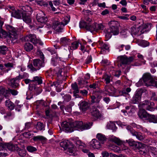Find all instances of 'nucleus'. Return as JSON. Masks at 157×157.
<instances>
[{
  "mask_svg": "<svg viewBox=\"0 0 157 157\" xmlns=\"http://www.w3.org/2000/svg\"><path fill=\"white\" fill-rule=\"evenodd\" d=\"M79 43L77 41H75L72 43L70 46V49L71 50L76 49L78 46Z\"/></svg>",
  "mask_w": 157,
  "mask_h": 157,
  "instance_id": "obj_41",
  "label": "nucleus"
},
{
  "mask_svg": "<svg viewBox=\"0 0 157 157\" xmlns=\"http://www.w3.org/2000/svg\"><path fill=\"white\" fill-rule=\"evenodd\" d=\"M35 2H36L38 5L40 6L48 5V4H46V3L42 0H35Z\"/></svg>",
  "mask_w": 157,
  "mask_h": 157,
  "instance_id": "obj_53",
  "label": "nucleus"
},
{
  "mask_svg": "<svg viewBox=\"0 0 157 157\" xmlns=\"http://www.w3.org/2000/svg\"><path fill=\"white\" fill-rule=\"evenodd\" d=\"M24 13L19 10H13L11 13L12 16L18 19L21 18Z\"/></svg>",
  "mask_w": 157,
  "mask_h": 157,
  "instance_id": "obj_24",
  "label": "nucleus"
},
{
  "mask_svg": "<svg viewBox=\"0 0 157 157\" xmlns=\"http://www.w3.org/2000/svg\"><path fill=\"white\" fill-rule=\"evenodd\" d=\"M55 71L56 74L58 81H59V82H52L50 84L51 86H54L56 88V90L57 92H60L61 91L62 86L60 85V83H61L62 80H65L66 78L67 72L63 71V69L59 67H56L55 69Z\"/></svg>",
  "mask_w": 157,
  "mask_h": 157,
  "instance_id": "obj_1",
  "label": "nucleus"
},
{
  "mask_svg": "<svg viewBox=\"0 0 157 157\" xmlns=\"http://www.w3.org/2000/svg\"><path fill=\"white\" fill-rule=\"evenodd\" d=\"M36 19L38 22H40L42 24L39 26V28H42L44 26V25L45 24L47 21L48 19L44 13L42 11L37 14L36 15Z\"/></svg>",
  "mask_w": 157,
  "mask_h": 157,
  "instance_id": "obj_8",
  "label": "nucleus"
},
{
  "mask_svg": "<svg viewBox=\"0 0 157 157\" xmlns=\"http://www.w3.org/2000/svg\"><path fill=\"white\" fill-rule=\"evenodd\" d=\"M70 40L67 37L61 38L60 39V43L63 45H65L70 42Z\"/></svg>",
  "mask_w": 157,
  "mask_h": 157,
  "instance_id": "obj_38",
  "label": "nucleus"
},
{
  "mask_svg": "<svg viewBox=\"0 0 157 157\" xmlns=\"http://www.w3.org/2000/svg\"><path fill=\"white\" fill-rule=\"evenodd\" d=\"M141 108H144L145 109H147V101L145 100L142 102H141L139 104Z\"/></svg>",
  "mask_w": 157,
  "mask_h": 157,
  "instance_id": "obj_52",
  "label": "nucleus"
},
{
  "mask_svg": "<svg viewBox=\"0 0 157 157\" xmlns=\"http://www.w3.org/2000/svg\"><path fill=\"white\" fill-rule=\"evenodd\" d=\"M33 140L35 141H44L45 140L46 138L42 136H34L33 138Z\"/></svg>",
  "mask_w": 157,
  "mask_h": 157,
  "instance_id": "obj_40",
  "label": "nucleus"
},
{
  "mask_svg": "<svg viewBox=\"0 0 157 157\" xmlns=\"http://www.w3.org/2000/svg\"><path fill=\"white\" fill-rule=\"evenodd\" d=\"M82 21H84L85 22V23H86V25L88 26H90V25H92L93 23V21H92V19L90 17L88 16H86L85 17L84 19L82 20L79 22V27L80 28H84L86 29V27H82L81 26V23Z\"/></svg>",
  "mask_w": 157,
  "mask_h": 157,
  "instance_id": "obj_17",
  "label": "nucleus"
},
{
  "mask_svg": "<svg viewBox=\"0 0 157 157\" xmlns=\"http://www.w3.org/2000/svg\"><path fill=\"white\" fill-rule=\"evenodd\" d=\"M17 151L18 155L24 157L26 155V151L23 150H18Z\"/></svg>",
  "mask_w": 157,
  "mask_h": 157,
  "instance_id": "obj_51",
  "label": "nucleus"
},
{
  "mask_svg": "<svg viewBox=\"0 0 157 157\" xmlns=\"http://www.w3.org/2000/svg\"><path fill=\"white\" fill-rule=\"evenodd\" d=\"M107 127L108 128L112 129L113 131H115L117 129V127L116 126L115 123L111 121H110L107 123Z\"/></svg>",
  "mask_w": 157,
  "mask_h": 157,
  "instance_id": "obj_34",
  "label": "nucleus"
},
{
  "mask_svg": "<svg viewBox=\"0 0 157 157\" xmlns=\"http://www.w3.org/2000/svg\"><path fill=\"white\" fill-rule=\"evenodd\" d=\"M78 84L79 88H82L84 86V85L88 83V81L83 78H79L78 79Z\"/></svg>",
  "mask_w": 157,
  "mask_h": 157,
  "instance_id": "obj_36",
  "label": "nucleus"
},
{
  "mask_svg": "<svg viewBox=\"0 0 157 157\" xmlns=\"http://www.w3.org/2000/svg\"><path fill=\"white\" fill-rule=\"evenodd\" d=\"M32 82L36 81L37 82L38 84H41L42 82V80L41 77L39 76H36L33 78V79L32 80Z\"/></svg>",
  "mask_w": 157,
  "mask_h": 157,
  "instance_id": "obj_49",
  "label": "nucleus"
},
{
  "mask_svg": "<svg viewBox=\"0 0 157 157\" xmlns=\"http://www.w3.org/2000/svg\"><path fill=\"white\" fill-rule=\"evenodd\" d=\"M148 121L150 122L157 123V117L154 115H151L148 113Z\"/></svg>",
  "mask_w": 157,
  "mask_h": 157,
  "instance_id": "obj_30",
  "label": "nucleus"
},
{
  "mask_svg": "<svg viewBox=\"0 0 157 157\" xmlns=\"http://www.w3.org/2000/svg\"><path fill=\"white\" fill-rule=\"evenodd\" d=\"M134 58L132 56L128 57L126 56H120L117 58V62L120 64V66L123 65L129 64L133 60Z\"/></svg>",
  "mask_w": 157,
  "mask_h": 157,
  "instance_id": "obj_7",
  "label": "nucleus"
},
{
  "mask_svg": "<svg viewBox=\"0 0 157 157\" xmlns=\"http://www.w3.org/2000/svg\"><path fill=\"white\" fill-rule=\"evenodd\" d=\"M130 31L132 34H136L137 33V30L136 29V28L134 26L132 27L130 29Z\"/></svg>",
  "mask_w": 157,
  "mask_h": 157,
  "instance_id": "obj_56",
  "label": "nucleus"
},
{
  "mask_svg": "<svg viewBox=\"0 0 157 157\" xmlns=\"http://www.w3.org/2000/svg\"><path fill=\"white\" fill-rule=\"evenodd\" d=\"M71 87L73 90H74V94H77L79 93V91L78 89V88L76 82H75L74 83L72 84H71Z\"/></svg>",
  "mask_w": 157,
  "mask_h": 157,
  "instance_id": "obj_47",
  "label": "nucleus"
},
{
  "mask_svg": "<svg viewBox=\"0 0 157 157\" xmlns=\"http://www.w3.org/2000/svg\"><path fill=\"white\" fill-rule=\"evenodd\" d=\"M128 15L127 14L124 16H120L119 17V18L121 19L128 20Z\"/></svg>",
  "mask_w": 157,
  "mask_h": 157,
  "instance_id": "obj_61",
  "label": "nucleus"
},
{
  "mask_svg": "<svg viewBox=\"0 0 157 157\" xmlns=\"http://www.w3.org/2000/svg\"><path fill=\"white\" fill-rule=\"evenodd\" d=\"M110 140L116 143L118 145H121L122 144V141L119 139L115 136H112L110 138Z\"/></svg>",
  "mask_w": 157,
  "mask_h": 157,
  "instance_id": "obj_35",
  "label": "nucleus"
},
{
  "mask_svg": "<svg viewBox=\"0 0 157 157\" xmlns=\"http://www.w3.org/2000/svg\"><path fill=\"white\" fill-rule=\"evenodd\" d=\"M90 146L94 149L100 148L101 145L100 142L95 139H93L90 143Z\"/></svg>",
  "mask_w": 157,
  "mask_h": 157,
  "instance_id": "obj_21",
  "label": "nucleus"
},
{
  "mask_svg": "<svg viewBox=\"0 0 157 157\" xmlns=\"http://www.w3.org/2000/svg\"><path fill=\"white\" fill-rule=\"evenodd\" d=\"M71 123L64 121L61 124V126L65 130L68 132H71L73 131V128L72 127H71Z\"/></svg>",
  "mask_w": 157,
  "mask_h": 157,
  "instance_id": "obj_19",
  "label": "nucleus"
},
{
  "mask_svg": "<svg viewBox=\"0 0 157 157\" xmlns=\"http://www.w3.org/2000/svg\"><path fill=\"white\" fill-rule=\"evenodd\" d=\"M141 93L140 91H136L132 99V101L133 104H137L140 100Z\"/></svg>",
  "mask_w": 157,
  "mask_h": 157,
  "instance_id": "obj_16",
  "label": "nucleus"
},
{
  "mask_svg": "<svg viewBox=\"0 0 157 157\" xmlns=\"http://www.w3.org/2000/svg\"><path fill=\"white\" fill-rule=\"evenodd\" d=\"M75 143L77 147H86V145L80 140H77L75 141Z\"/></svg>",
  "mask_w": 157,
  "mask_h": 157,
  "instance_id": "obj_39",
  "label": "nucleus"
},
{
  "mask_svg": "<svg viewBox=\"0 0 157 157\" xmlns=\"http://www.w3.org/2000/svg\"><path fill=\"white\" fill-rule=\"evenodd\" d=\"M36 129L39 130H41L44 128V126L43 124L40 122H38L36 126Z\"/></svg>",
  "mask_w": 157,
  "mask_h": 157,
  "instance_id": "obj_50",
  "label": "nucleus"
},
{
  "mask_svg": "<svg viewBox=\"0 0 157 157\" xmlns=\"http://www.w3.org/2000/svg\"><path fill=\"white\" fill-rule=\"evenodd\" d=\"M132 134L133 136H136V138L140 140H142L144 138V137L140 132L135 131L134 132H132Z\"/></svg>",
  "mask_w": 157,
  "mask_h": 157,
  "instance_id": "obj_31",
  "label": "nucleus"
},
{
  "mask_svg": "<svg viewBox=\"0 0 157 157\" xmlns=\"http://www.w3.org/2000/svg\"><path fill=\"white\" fill-rule=\"evenodd\" d=\"M17 80L15 78H13L12 79L10 80V82L8 84L12 87L16 88L19 85L18 83L16 82Z\"/></svg>",
  "mask_w": 157,
  "mask_h": 157,
  "instance_id": "obj_32",
  "label": "nucleus"
},
{
  "mask_svg": "<svg viewBox=\"0 0 157 157\" xmlns=\"http://www.w3.org/2000/svg\"><path fill=\"white\" fill-rule=\"evenodd\" d=\"M6 28L10 32L9 37L10 40L13 41L18 38V34L15 28L10 25L7 26Z\"/></svg>",
  "mask_w": 157,
  "mask_h": 157,
  "instance_id": "obj_9",
  "label": "nucleus"
},
{
  "mask_svg": "<svg viewBox=\"0 0 157 157\" xmlns=\"http://www.w3.org/2000/svg\"><path fill=\"white\" fill-rule=\"evenodd\" d=\"M70 17L67 16L63 20V21L64 23V26L66 25L70 21Z\"/></svg>",
  "mask_w": 157,
  "mask_h": 157,
  "instance_id": "obj_57",
  "label": "nucleus"
},
{
  "mask_svg": "<svg viewBox=\"0 0 157 157\" xmlns=\"http://www.w3.org/2000/svg\"><path fill=\"white\" fill-rule=\"evenodd\" d=\"M85 22L82 21L81 23V26L86 27V29L90 31H97L99 30H103V26L101 24H98L94 22L90 26L86 25Z\"/></svg>",
  "mask_w": 157,
  "mask_h": 157,
  "instance_id": "obj_6",
  "label": "nucleus"
},
{
  "mask_svg": "<svg viewBox=\"0 0 157 157\" xmlns=\"http://www.w3.org/2000/svg\"><path fill=\"white\" fill-rule=\"evenodd\" d=\"M27 150L29 152H33L37 150L36 148L33 146H29L27 147Z\"/></svg>",
  "mask_w": 157,
  "mask_h": 157,
  "instance_id": "obj_55",
  "label": "nucleus"
},
{
  "mask_svg": "<svg viewBox=\"0 0 157 157\" xmlns=\"http://www.w3.org/2000/svg\"><path fill=\"white\" fill-rule=\"evenodd\" d=\"M24 40L25 41H29L35 44L37 43V39L35 35L34 34H30L25 36Z\"/></svg>",
  "mask_w": 157,
  "mask_h": 157,
  "instance_id": "obj_20",
  "label": "nucleus"
},
{
  "mask_svg": "<svg viewBox=\"0 0 157 157\" xmlns=\"http://www.w3.org/2000/svg\"><path fill=\"white\" fill-rule=\"evenodd\" d=\"M110 28L118 27L119 24L117 21H112L109 23Z\"/></svg>",
  "mask_w": 157,
  "mask_h": 157,
  "instance_id": "obj_42",
  "label": "nucleus"
},
{
  "mask_svg": "<svg viewBox=\"0 0 157 157\" xmlns=\"http://www.w3.org/2000/svg\"><path fill=\"white\" fill-rule=\"evenodd\" d=\"M101 154L103 157H108L109 156V153L106 151H103Z\"/></svg>",
  "mask_w": 157,
  "mask_h": 157,
  "instance_id": "obj_64",
  "label": "nucleus"
},
{
  "mask_svg": "<svg viewBox=\"0 0 157 157\" xmlns=\"http://www.w3.org/2000/svg\"><path fill=\"white\" fill-rule=\"evenodd\" d=\"M131 89L129 87L127 88L126 90H122V93L123 94H127L128 93L130 92L131 91Z\"/></svg>",
  "mask_w": 157,
  "mask_h": 157,
  "instance_id": "obj_63",
  "label": "nucleus"
},
{
  "mask_svg": "<svg viewBox=\"0 0 157 157\" xmlns=\"http://www.w3.org/2000/svg\"><path fill=\"white\" fill-rule=\"evenodd\" d=\"M97 138L101 142V144H103L106 140L105 136L101 133H98L96 136Z\"/></svg>",
  "mask_w": 157,
  "mask_h": 157,
  "instance_id": "obj_33",
  "label": "nucleus"
},
{
  "mask_svg": "<svg viewBox=\"0 0 157 157\" xmlns=\"http://www.w3.org/2000/svg\"><path fill=\"white\" fill-rule=\"evenodd\" d=\"M141 85L147 86V74H144L142 77L136 83L137 86H140Z\"/></svg>",
  "mask_w": 157,
  "mask_h": 157,
  "instance_id": "obj_18",
  "label": "nucleus"
},
{
  "mask_svg": "<svg viewBox=\"0 0 157 157\" xmlns=\"http://www.w3.org/2000/svg\"><path fill=\"white\" fill-rule=\"evenodd\" d=\"M101 48L102 49H105L106 50H108L109 49V45L106 44V43H105L101 47Z\"/></svg>",
  "mask_w": 157,
  "mask_h": 157,
  "instance_id": "obj_62",
  "label": "nucleus"
},
{
  "mask_svg": "<svg viewBox=\"0 0 157 157\" xmlns=\"http://www.w3.org/2000/svg\"><path fill=\"white\" fill-rule=\"evenodd\" d=\"M60 146L64 149L65 152L69 155H74L73 145L69 140H64L60 143Z\"/></svg>",
  "mask_w": 157,
  "mask_h": 157,
  "instance_id": "obj_3",
  "label": "nucleus"
},
{
  "mask_svg": "<svg viewBox=\"0 0 157 157\" xmlns=\"http://www.w3.org/2000/svg\"><path fill=\"white\" fill-rule=\"evenodd\" d=\"M114 91L115 89L111 85H106L105 86L102 93L106 95L111 96L113 95Z\"/></svg>",
  "mask_w": 157,
  "mask_h": 157,
  "instance_id": "obj_12",
  "label": "nucleus"
},
{
  "mask_svg": "<svg viewBox=\"0 0 157 157\" xmlns=\"http://www.w3.org/2000/svg\"><path fill=\"white\" fill-rule=\"evenodd\" d=\"M79 108L81 111L85 113L86 110L90 108V105L89 102L85 101H80L78 104Z\"/></svg>",
  "mask_w": 157,
  "mask_h": 157,
  "instance_id": "obj_11",
  "label": "nucleus"
},
{
  "mask_svg": "<svg viewBox=\"0 0 157 157\" xmlns=\"http://www.w3.org/2000/svg\"><path fill=\"white\" fill-rule=\"evenodd\" d=\"M8 99V100L5 101V105L10 109L12 110L14 109L15 105L14 103L10 100L9 98Z\"/></svg>",
  "mask_w": 157,
  "mask_h": 157,
  "instance_id": "obj_28",
  "label": "nucleus"
},
{
  "mask_svg": "<svg viewBox=\"0 0 157 157\" xmlns=\"http://www.w3.org/2000/svg\"><path fill=\"white\" fill-rule=\"evenodd\" d=\"M44 66L43 62L39 59L33 60V64L30 63L28 65V67L32 72L36 71Z\"/></svg>",
  "mask_w": 157,
  "mask_h": 157,
  "instance_id": "obj_5",
  "label": "nucleus"
},
{
  "mask_svg": "<svg viewBox=\"0 0 157 157\" xmlns=\"http://www.w3.org/2000/svg\"><path fill=\"white\" fill-rule=\"evenodd\" d=\"M7 50L8 48L6 46H0V54L5 55Z\"/></svg>",
  "mask_w": 157,
  "mask_h": 157,
  "instance_id": "obj_45",
  "label": "nucleus"
},
{
  "mask_svg": "<svg viewBox=\"0 0 157 157\" xmlns=\"http://www.w3.org/2000/svg\"><path fill=\"white\" fill-rule=\"evenodd\" d=\"M102 98L101 95H98L95 97L94 95L91 96V102L92 103H98Z\"/></svg>",
  "mask_w": 157,
  "mask_h": 157,
  "instance_id": "obj_26",
  "label": "nucleus"
},
{
  "mask_svg": "<svg viewBox=\"0 0 157 157\" xmlns=\"http://www.w3.org/2000/svg\"><path fill=\"white\" fill-rule=\"evenodd\" d=\"M6 148L11 151H18L19 149L18 146L17 144L14 145L11 143H5Z\"/></svg>",
  "mask_w": 157,
  "mask_h": 157,
  "instance_id": "obj_23",
  "label": "nucleus"
},
{
  "mask_svg": "<svg viewBox=\"0 0 157 157\" xmlns=\"http://www.w3.org/2000/svg\"><path fill=\"white\" fill-rule=\"evenodd\" d=\"M92 125V122L83 124L82 121H77L71 123V127H72L74 130L82 131L90 129Z\"/></svg>",
  "mask_w": 157,
  "mask_h": 157,
  "instance_id": "obj_2",
  "label": "nucleus"
},
{
  "mask_svg": "<svg viewBox=\"0 0 157 157\" xmlns=\"http://www.w3.org/2000/svg\"><path fill=\"white\" fill-rule=\"evenodd\" d=\"M92 58L91 56H88L86 60V63L89 64L92 62Z\"/></svg>",
  "mask_w": 157,
  "mask_h": 157,
  "instance_id": "obj_59",
  "label": "nucleus"
},
{
  "mask_svg": "<svg viewBox=\"0 0 157 157\" xmlns=\"http://www.w3.org/2000/svg\"><path fill=\"white\" fill-rule=\"evenodd\" d=\"M91 115L96 119H101L103 118V115L100 113L99 110L94 107H92L90 112Z\"/></svg>",
  "mask_w": 157,
  "mask_h": 157,
  "instance_id": "obj_13",
  "label": "nucleus"
},
{
  "mask_svg": "<svg viewBox=\"0 0 157 157\" xmlns=\"http://www.w3.org/2000/svg\"><path fill=\"white\" fill-rule=\"evenodd\" d=\"M148 154L150 156L151 155L154 157H157V149L153 147L148 146Z\"/></svg>",
  "mask_w": 157,
  "mask_h": 157,
  "instance_id": "obj_22",
  "label": "nucleus"
},
{
  "mask_svg": "<svg viewBox=\"0 0 157 157\" xmlns=\"http://www.w3.org/2000/svg\"><path fill=\"white\" fill-rule=\"evenodd\" d=\"M112 33L110 31L109 29H108L105 32V36L106 38H107L108 39H110L111 38L112 34Z\"/></svg>",
  "mask_w": 157,
  "mask_h": 157,
  "instance_id": "obj_54",
  "label": "nucleus"
},
{
  "mask_svg": "<svg viewBox=\"0 0 157 157\" xmlns=\"http://www.w3.org/2000/svg\"><path fill=\"white\" fill-rule=\"evenodd\" d=\"M63 98L64 99L63 102H68L71 99V96L69 94H66L64 95V94H61Z\"/></svg>",
  "mask_w": 157,
  "mask_h": 157,
  "instance_id": "obj_43",
  "label": "nucleus"
},
{
  "mask_svg": "<svg viewBox=\"0 0 157 157\" xmlns=\"http://www.w3.org/2000/svg\"><path fill=\"white\" fill-rule=\"evenodd\" d=\"M139 117L143 120L147 119V113L144 109H140L138 113Z\"/></svg>",
  "mask_w": 157,
  "mask_h": 157,
  "instance_id": "obj_25",
  "label": "nucleus"
},
{
  "mask_svg": "<svg viewBox=\"0 0 157 157\" xmlns=\"http://www.w3.org/2000/svg\"><path fill=\"white\" fill-rule=\"evenodd\" d=\"M110 31L114 35H118L119 33V29L118 27L110 28Z\"/></svg>",
  "mask_w": 157,
  "mask_h": 157,
  "instance_id": "obj_44",
  "label": "nucleus"
},
{
  "mask_svg": "<svg viewBox=\"0 0 157 157\" xmlns=\"http://www.w3.org/2000/svg\"><path fill=\"white\" fill-rule=\"evenodd\" d=\"M25 49L27 52H30L33 49V45L30 43H25L24 46Z\"/></svg>",
  "mask_w": 157,
  "mask_h": 157,
  "instance_id": "obj_37",
  "label": "nucleus"
},
{
  "mask_svg": "<svg viewBox=\"0 0 157 157\" xmlns=\"http://www.w3.org/2000/svg\"><path fill=\"white\" fill-rule=\"evenodd\" d=\"M64 26L63 23L56 21L55 23L54 27L57 31L60 32L61 31Z\"/></svg>",
  "mask_w": 157,
  "mask_h": 157,
  "instance_id": "obj_27",
  "label": "nucleus"
},
{
  "mask_svg": "<svg viewBox=\"0 0 157 157\" xmlns=\"http://www.w3.org/2000/svg\"><path fill=\"white\" fill-rule=\"evenodd\" d=\"M153 86L157 88V79L153 77L148 73V87Z\"/></svg>",
  "mask_w": 157,
  "mask_h": 157,
  "instance_id": "obj_14",
  "label": "nucleus"
},
{
  "mask_svg": "<svg viewBox=\"0 0 157 157\" xmlns=\"http://www.w3.org/2000/svg\"><path fill=\"white\" fill-rule=\"evenodd\" d=\"M103 78L104 79V81L107 84L110 82L111 77L110 76L108 75H106L103 76Z\"/></svg>",
  "mask_w": 157,
  "mask_h": 157,
  "instance_id": "obj_48",
  "label": "nucleus"
},
{
  "mask_svg": "<svg viewBox=\"0 0 157 157\" xmlns=\"http://www.w3.org/2000/svg\"><path fill=\"white\" fill-rule=\"evenodd\" d=\"M4 65L7 68V69H6V68L4 67L3 65L1 64H0V69L4 73H7L9 71L11 70V68L13 67V64L12 63L9 62L5 63Z\"/></svg>",
  "mask_w": 157,
  "mask_h": 157,
  "instance_id": "obj_15",
  "label": "nucleus"
},
{
  "mask_svg": "<svg viewBox=\"0 0 157 157\" xmlns=\"http://www.w3.org/2000/svg\"><path fill=\"white\" fill-rule=\"evenodd\" d=\"M23 136L26 138H30L32 136L31 133L29 132H25L23 134Z\"/></svg>",
  "mask_w": 157,
  "mask_h": 157,
  "instance_id": "obj_58",
  "label": "nucleus"
},
{
  "mask_svg": "<svg viewBox=\"0 0 157 157\" xmlns=\"http://www.w3.org/2000/svg\"><path fill=\"white\" fill-rule=\"evenodd\" d=\"M18 94V92L14 89L8 88L6 89L2 86H0V94L2 95L3 98L8 99L11 96V94L13 96L17 95Z\"/></svg>",
  "mask_w": 157,
  "mask_h": 157,
  "instance_id": "obj_4",
  "label": "nucleus"
},
{
  "mask_svg": "<svg viewBox=\"0 0 157 157\" xmlns=\"http://www.w3.org/2000/svg\"><path fill=\"white\" fill-rule=\"evenodd\" d=\"M48 4L51 7L52 11H56V9L53 6V3L51 1L49 2Z\"/></svg>",
  "mask_w": 157,
  "mask_h": 157,
  "instance_id": "obj_60",
  "label": "nucleus"
},
{
  "mask_svg": "<svg viewBox=\"0 0 157 157\" xmlns=\"http://www.w3.org/2000/svg\"><path fill=\"white\" fill-rule=\"evenodd\" d=\"M22 19L27 24H30L32 20L31 18L29 15H27V13H25L22 14Z\"/></svg>",
  "mask_w": 157,
  "mask_h": 157,
  "instance_id": "obj_29",
  "label": "nucleus"
},
{
  "mask_svg": "<svg viewBox=\"0 0 157 157\" xmlns=\"http://www.w3.org/2000/svg\"><path fill=\"white\" fill-rule=\"evenodd\" d=\"M21 9L24 12L23 13H26L25 12H31L32 10V8L28 5L22 6Z\"/></svg>",
  "mask_w": 157,
  "mask_h": 157,
  "instance_id": "obj_46",
  "label": "nucleus"
},
{
  "mask_svg": "<svg viewBox=\"0 0 157 157\" xmlns=\"http://www.w3.org/2000/svg\"><path fill=\"white\" fill-rule=\"evenodd\" d=\"M126 142L130 146L132 147L135 150H139L145 146V145L142 143L139 142L135 141L132 139L126 140Z\"/></svg>",
  "mask_w": 157,
  "mask_h": 157,
  "instance_id": "obj_10",
  "label": "nucleus"
}]
</instances>
